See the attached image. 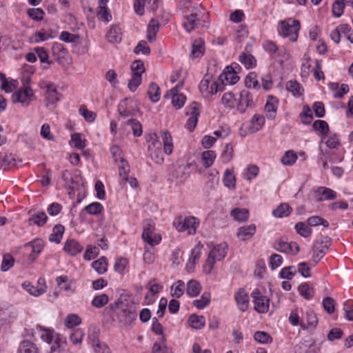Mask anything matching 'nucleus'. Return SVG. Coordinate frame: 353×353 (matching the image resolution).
Returning a JSON list of instances; mask_svg holds the SVG:
<instances>
[{
  "label": "nucleus",
  "instance_id": "1",
  "mask_svg": "<svg viewBox=\"0 0 353 353\" xmlns=\"http://www.w3.org/2000/svg\"><path fill=\"white\" fill-rule=\"evenodd\" d=\"M105 311L111 316L113 321L117 318V320L124 325L131 324L137 316L135 307L132 304L128 305L127 302L121 299L111 303Z\"/></svg>",
  "mask_w": 353,
  "mask_h": 353
},
{
  "label": "nucleus",
  "instance_id": "2",
  "mask_svg": "<svg viewBox=\"0 0 353 353\" xmlns=\"http://www.w3.org/2000/svg\"><path fill=\"white\" fill-rule=\"evenodd\" d=\"M228 249V246L226 243H221L212 248L208 254L205 264L203 266V272L205 274H210L214 268V263L225 258Z\"/></svg>",
  "mask_w": 353,
  "mask_h": 353
},
{
  "label": "nucleus",
  "instance_id": "3",
  "mask_svg": "<svg viewBox=\"0 0 353 353\" xmlns=\"http://www.w3.org/2000/svg\"><path fill=\"white\" fill-rule=\"evenodd\" d=\"M203 8L201 6L194 7L192 13L185 16L183 26L188 32L199 27H207L203 19Z\"/></svg>",
  "mask_w": 353,
  "mask_h": 353
},
{
  "label": "nucleus",
  "instance_id": "4",
  "mask_svg": "<svg viewBox=\"0 0 353 353\" xmlns=\"http://www.w3.org/2000/svg\"><path fill=\"white\" fill-rule=\"evenodd\" d=\"M300 27L299 21L290 18L280 23L279 32L283 37H289L290 40L294 42L298 39Z\"/></svg>",
  "mask_w": 353,
  "mask_h": 353
},
{
  "label": "nucleus",
  "instance_id": "5",
  "mask_svg": "<svg viewBox=\"0 0 353 353\" xmlns=\"http://www.w3.org/2000/svg\"><path fill=\"white\" fill-rule=\"evenodd\" d=\"M23 87L12 95V101L14 103H21L27 106L34 99V94L31 88L28 85L29 79H22Z\"/></svg>",
  "mask_w": 353,
  "mask_h": 353
},
{
  "label": "nucleus",
  "instance_id": "6",
  "mask_svg": "<svg viewBox=\"0 0 353 353\" xmlns=\"http://www.w3.org/2000/svg\"><path fill=\"white\" fill-rule=\"evenodd\" d=\"M155 224L151 219H146L143 222L142 239L151 246L158 245L161 241L159 234L154 233Z\"/></svg>",
  "mask_w": 353,
  "mask_h": 353
},
{
  "label": "nucleus",
  "instance_id": "7",
  "mask_svg": "<svg viewBox=\"0 0 353 353\" xmlns=\"http://www.w3.org/2000/svg\"><path fill=\"white\" fill-rule=\"evenodd\" d=\"M199 222L194 216H187L182 219L179 218L174 221V225L179 232L188 231L189 234H194L196 232Z\"/></svg>",
  "mask_w": 353,
  "mask_h": 353
},
{
  "label": "nucleus",
  "instance_id": "8",
  "mask_svg": "<svg viewBox=\"0 0 353 353\" xmlns=\"http://www.w3.org/2000/svg\"><path fill=\"white\" fill-rule=\"evenodd\" d=\"M149 141L150 143L148 145V150L151 159L156 163H163L164 159L161 151V143L158 139L157 135L156 134H151Z\"/></svg>",
  "mask_w": 353,
  "mask_h": 353
},
{
  "label": "nucleus",
  "instance_id": "9",
  "mask_svg": "<svg viewBox=\"0 0 353 353\" xmlns=\"http://www.w3.org/2000/svg\"><path fill=\"white\" fill-rule=\"evenodd\" d=\"M199 108L200 104L195 101L192 102L186 108V114L189 115L190 117L188 119L185 126L191 132L193 131L197 124L198 117L200 114Z\"/></svg>",
  "mask_w": 353,
  "mask_h": 353
},
{
  "label": "nucleus",
  "instance_id": "10",
  "mask_svg": "<svg viewBox=\"0 0 353 353\" xmlns=\"http://www.w3.org/2000/svg\"><path fill=\"white\" fill-rule=\"evenodd\" d=\"M251 296L253 298L254 303V310L259 313H265L268 311L270 307L269 299L261 294L259 290H254Z\"/></svg>",
  "mask_w": 353,
  "mask_h": 353
},
{
  "label": "nucleus",
  "instance_id": "11",
  "mask_svg": "<svg viewBox=\"0 0 353 353\" xmlns=\"http://www.w3.org/2000/svg\"><path fill=\"white\" fill-rule=\"evenodd\" d=\"M199 90L202 93L215 94L219 91H223V86L218 81H212L206 75L199 84Z\"/></svg>",
  "mask_w": 353,
  "mask_h": 353
},
{
  "label": "nucleus",
  "instance_id": "12",
  "mask_svg": "<svg viewBox=\"0 0 353 353\" xmlns=\"http://www.w3.org/2000/svg\"><path fill=\"white\" fill-rule=\"evenodd\" d=\"M161 2L159 0H134V8L135 12L140 16L144 14V7L150 11H155L158 9Z\"/></svg>",
  "mask_w": 353,
  "mask_h": 353
},
{
  "label": "nucleus",
  "instance_id": "13",
  "mask_svg": "<svg viewBox=\"0 0 353 353\" xmlns=\"http://www.w3.org/2000/svg\"><path fill=\"white\" fill-rule=\"evenodd\" d=\"M239 80V77L232 66H227L220 74L218 81L222 85L223 89L225 85H234Z\"/></svg>",
  "mask_w": 353,
  "mask_h": 353
},
{
  "label": "nucleus",
  "instance_id": "14",
  "mask_svg": "<svg viewBox=\"0 0 353 353\" xmlns=\"http://www.w3.org/2000/svg\"><path fill=\"white\" fill-rule=\"evenodd\" d=\"M254 103L253 101L252 94L248 90H243L239 94V102L236 103V108L239 112L244 113L247 108H253Z\"/></svg>",
  "mask_w": 353,
  "mask_h": 353
},
{
  "label": "nucleus",
  "instance_id": "15",
  "mask_svg": "<svg viewBox=\"0 0 353 353\" xmlns=\"http://www.w3.org/2000/svg\"><path fill=\"white\" fill-rule=\"evenodd\" d=\"M52 54L59 64L68 62L69 54L68 50L59 43H54L52 47Z\"/></svg>",
  "mask_w": 353,
  "mask_h": 353
},
{
  "label": "nucleus",
  "instance_id": "16",
  "mask_svg": "<svg viewBox=\"0 0 353 353\" xmlns=\"http://www.w3.org/2000/svg\"><path fill=\"white\" fill-rule=\"evenodd\" d=\"M316 199L319 202L326 200H334L336 198L337 194L333 190L323 186L319 187L315 190Z\"/></svg>",
  "mask_w": 353,
  "mask_h": 353
},
{
  "label": "nucleus",
  "instance_id": "17",
  "mask_svg": "<svg viewBox=\"0 0 353 353\" xmlns=\"http://www.w3.org/2000/svg\"><path fill=\"white\" fill-rule=\"evenodd\" d=\"M278 104L279 99L276 97L272 95L268 97V100L265 105V111L268 119L273 120L275 118Z\"/></svg>",
  "mask_w": 353,
  "mask_h": 353
},
{
  "label": "nucleus",
  "instance_id": "18",
  "mask_svg": "<svg viewBox=\"0 0 353 353\" xmlns=\"http://www.w3.org/2000/svg\"><path fill=\"white\" fill-rule=\"evenodd\" d=\"M29 214L30 216L28 218V221L30 225H35L38 227H42L46 223L48 219L46 212L43 211H38L34 213H32V211H30Z\"/></svg>",
  "mask_w": 353,
  "mask_h": 353
},
{
  "label": "nucleus",
  "instance_id": "19",
  "mask_svg": "<svg viewBox=\"0 0 353 353\" xmlns=\"http://www.w3.org/2000/svg\"><path fill=\"white\" fill-rule=\"evenodd\" d=\"M63 250L70 256H74L83 251V246L74 239H68L65 243Z\"/></svg>",
  "mask_w": 353,
  "mask_h": 353
},
{
  "label": "nucleus",
  "instance_id": "20",
  "mask_svg": "<svg viewBox=\"0 0 353 353\" xmlns=\"http://www.w3.org/2000/svg\"><path fill=\"white\" fill-rule=\"evenodd\" d=\"M255 224H250L249 225L242 226L238 229L236 236L241 241H247L250 239L256 232Z\"/></svg>",
  "mask_w": 353,
  "mask_h": 353
},
{
  "label": "nucleus",
  "instance_id": "21",
  "mask_svg": "<svg viewBox=\"0 0 353 353\" xmlns=\"http://www.w3.org/2000/svg\"><path fill=\"white\" fill-rule=\"evenodd\" d=\"M235 300L239 309L245 312L249 307V296L245 290L241 288L235 294Z\"/></svg>",
  "mask_w": 353,
  "mask_h": 353
},
{
  "label": "nucleus",
  "instance_id": "22",
  "mask_svg": "<svg viewBox=\"0 0 353 353\" xmlns=\"http://www.w3.org/2000/svg\"><path fill=\"white\" fill-rule=\"evenodd\" d=\"M52 353H72L71 351L67 347V343L65 339L57 335L54 340V344L50 347Z\"/></svg>",
  "mask_w": 353,
  "mask_h": 353
},
{
  "label": "nucleus",
  "instance_id": "23",
  "mask_svg": "<svg viewBox=\"0 0 353 353\" xmlns=\"http://www.w3.org/2000/svg\"><path fill=\"white\" fill-rule=\"evenodd\" d=\"M43 241L41 239H36L25 245L26 247L31 246L32 253L29 256V259L34 261L37 255L42 251L43 248Z\"/></svg>",
  "mask_w": 353,
  "mask_h": 353
},
{
  "label": "nucleus",
  "instance_id": "24",
  "mask_svg": "<svg viewBox=\"0 0 353 353\" xmlns=\"http://www.w3.org/2000/svg\"><path fill=\"white\" fill-rule=\"evenodd\" d=\"M46 106L50 104H54L59 101V94L57 92V88L54 84H49L47 85V90L46 92Z\"/></svg>",
  "mask_w": 353,
  "mask_h": 353
},
{
  "label": "nucleus",
  "instance_id": "25",
  "mask_svg": "<svg viewBox=\"0 0 353 353\" xmlns=\"http://www.w3.org/2000/svg\"><path fill=\"white\" fill-rule=\"evenodd\" d=\"M109 0H99L97 16L99 19L108 22L112 20V15L107 7Z\"/></svg>",
  "mask_w": 353,
  "mask_h": 353
},
{
  "label": "nucleus",
  "instance_id": "26",
  "mask_svg": "<svg viewBox=\"0 0 353 353\" xmlns=\"http://www.w3.org/2000/svg\"><path fill=\"white\" fill-rule=\"evenodd\" d=\"M165 99H172V104L176 109L182 108L185 102L186 97L184 94L181 93H172L167 92L164 94Z\"/></svg>",
  "mask_w": 353,
  "mask_h": 353
},
{
  "label": "nucleus",
  "instance_id": "27",
  "mask_svg": "<svg viewBox=\"0 0 353 353\" xmlns=\"http://www.w3.org/2000/svg\"><path fill=\"white\" fill-rule=\"evenodd\" d=\"M108 42L112 43H119L122 39V34L120 28L117 26H112L106 34Z\"/></svg>",
  "mask_w": 353,
  "mask_h": 353
},
{
  "label": "nucleus",
  "instance_id": "28",
  "mask_svg": "<svg viewBox=\"0 0 353 353\" xmlns=\"http://www.w3.org/2000/svg\"><path fill=\"white\" fill-rule=\"evenodd\" d=\"M286 90L295 97H299L303 94L302 85L296 80H290L286 83Z\"/></svg>",
  "mask_w": 353,
  "mask_h": 353
},
{
  "label": "nucleus",
  "instance_id": "29",
  "mask_svg": "<svg viewBox=\"0 0 353 353\" xmlns=\"http://www.w3.org/2000/svg\"><path fill=\"white\" fill-rule=\"evenodd\" d=\"M205 43L203 39H195L192 44V56L193 58L201 57L204 54Z\"/></svg>",
  "mask_w": 353,
  "mask_h": 353
},
{
  "label": "nucleus",
  "instance_id": "30",
  "mask_svg": "<svg viewBox=\"0 0 353 353\" xmlns=\"http://www.w3.org/2000/svg\"><path fill=\"white\" fill-rule=\"evenodd\" d=\"M159 28V23L158 20L152 19L150 21L147 28V39L149 42H152L155 40Z\"/></svg>",
  "mask_w": 353,
  "mask_h": 353
},
{
  "label": "nucleus",
  "instance_id": "31",
  "mask_svg": "<svg viewBox=\"0 0 353 353\" xmlns=\"http://www.w3.org/2000/svg\"><path fill=\"white\" fill-rule=\"evenodd\" d=\"M17 165V161L12 154L0 153V169L6 170L8 166Z\"/></svg>",
  "mask_w": 353,
  "mask_h": 353
},
{
  "label": "nucleus",
  "instance_id": "32",
  "mask_svg": "<svg viewBox=\"0 0 353 353\" xmlns=\"http://www.w3.org/2000/svg\"><path fill=\"white\" fill-rule=\"evenodd\" d=\"M312 127L315 131L322 137V140L329 132V126L326 121L323 120H316L314 122Z\"/></svg>",
  "mask_w": 353,
  "mask_h": 353
},
{
  "label": "nucleus",
  "instance_id": "33",
  "mask_svg": "<svg viewBox=\"0 0 353 353\" xmlns=\"http://www.w3.org/2000/svg\"><path fill=\"white\" fill-rule=\"evenodd\" d=\"M65 232V228L61 224L55 225L52 229V232L49 236V241L50 242H54L59 243L63 238V233Z\"/></svg>",
  "mask_w": 353,
  "mask_h": 353
},
{
  "label": "nucleus",
  "instance_id": "34",
  "mask_svg": "<svg viewBox=\"0 0 353 353\" xmlns=\"http://www.w3.org/2000/svg\"><path fill=\"white\" fill-rule=\"evenodd\" d=\"M292 212V208L287 203H281L272 211V214L279 218L288 216Z\"/></svg>",
  "mask_w": 353,
  "mask_h": 353
},
{
  "label": "nucleus",
  "instance_id": "35",
  "mask_svg": "<svg viewBox=\"0 0 353 353\" xmlns=\"http://www.w3.org/2000/svg\"><path fill=\"white\" fill-rule=\"evenodd\" d=\"M152 353H172L171 350L166 345L165 336H161L160 342H155L153 345Z\"/></svg>",
  "mask_w": 353,
  "mask_h": 353
},
{
  "label": "nucleus",
  "instance_id": "36",
  "mask_svg": "<svg viewBox=\"0 0 353 353\" xmlns=\"http://www.w3.org/2000/svg\"><path fill=\"white\" fill-rule=\"evenodd\" d=\"M230 214L239 222L245 221L249 218V211L245 208H236L231 211Z\"/></svg>",
  "mask_w": 353,
  "mask_h": 353
},
{
  "label": "nucleus",
  "instance_id": "37",
  "mask_svg": "<svg viewBox=\"0 0 353 353\" xmlns=\"http://www.w3.org/2000/svg\"><path fill=\"white\" fill-rule=\"evenodd\" d=\"M172 176L178 182L183 183L189 177V174L185 172V167L181 165L177 166L175 170L172 171Z\"/></svg>",
  "mask_w": 353,
  "mask_h": 353
},
{
  "label": "nucleus",
  "instance_id": "38",
  "mask_svg": "<svg viewBox=\"0 0 353 353\" xmlns=\"http://www.w3.org/2000/svg\"><path fill=\"white\" fill-rule=\"evenodd\" d=\"M148 94L152 102L156 103L159 101L161 92L160 88L157 83L154 82L150 83Z\"/></svg>",
  "mask_w": 353,
  "mask_h": 353
},
{
  "label": "nucleus",
  "instance_id": "39",
  "mask_svg": "<svg viewBox=\"0 0 353 353\" xmlns=\"http://www.w3.org/2000/svg\"><path fill=\"white\" fill-rule=\"evenodd\" d=\"M188 322L190 325L196 330H200L204 327L205 321L203 316H198L196 314H191L189 316Z\"/></svg>",
  "mask_w": 353,
  "mask_h": 353
},
{
  "label": "nucleus",
  "instance_id": "40",
  "mask_svg": "<svg viewBox=\"0 0 353 353\" xmlns=\"http://www.w3.org/2000/svg\"><path fill=\"white\" fill-rule=\"evenodd\" d=\"M201 290V286L196 280H190L187 284V294L191 297L199 295Z\"/></svg>",
  "mask_w": 353,
  "mask_h": 353
},
{
  "label": "nucleus",
  "instance_id": "41",
  "mask_svg": "<svg viewBox=\"0 0 353 353\" xmlns=\"http://www.w3.org/2000/svg\"><path fill=\"white\" fill-rule=\"evenodd\" d=\"M251 127L249 130L250 132H256L259 131L265 123V118L259 114H254L250 121Z\"/></svg>",
  "mask_w": 353,
  "mask_h": 353
},
{
  "label": "nucleus",
  "instance_id": "42",
  "mask_svg": "<svg viewBox=\"0 0 353 353\" xmlns=\"http://www.w3.org/2000/svg\"><path fill=\"white\" fill-rule=\"evenodd\" d=\"M327 250L319 245V241H316L313 246L312 259L315 264H317L319 261L323 257Z\"/></svg>",
  "mask_w": 353,
  "mask_h": 353
},
{
  "label": "nucleus",
  "instance_id": "43",
  "mask_svg": "<svg viewBox=\"0 0 353 353\" xmlns=\"http://www.w3.org/2000/svg\"><path fill=\"white\" fill-rule=\"evenodd\" d=\"M92 268L99 274H103L107 271L108 261L105 256H101L92 263Z\"/></svg>",
  "mask_w": 353,
  "mask_h": 353
},
{
  "label": "nucleus",
  "instance_id": "44",
  "mask_svg": "<svg viewBox=\"0 0 353 353\" xmlns=\"http://www.w3.org/2000/svg\"><path fill=\"white\" fill-rule=\"evenodd\" d=\"M223 181L225 187L230 189H234L236 186V177L233 174L232 171L229 169L225 171Z\"/></svg>",
  "mask_w": 353,
  "mask_h": 353
},
{
  "label": "nucleus",
  "instance_id": "45",
  "mask_svg": "<svg viewBox=\"0 0 353 353\" xmlns=\"http://www.w3.org/2000/svg\"><path fill=\"white\" fill-rule=\"evenodd\" d=\"M308 225H307L304 222H298L296 223L294 228L296 232L301 236L307 238L312 234V229Z\"/></svg>",
  "mask_w": 353,
  "mask_h": 353
},
{
  "label": "nucleus",
  "instance_id": "46",
  "mask_svg": "<svg viewBox=\"0 0 353 353\" xmlns=\"http://www.w3.org/2000/svg\"><path fill=\"white\" fill-rule=\"evenodd\" d=\"M239 61L247 68H252L256 65V61L252 54L243 52L239 59Z\"/></svg>",
  "mask_w": 353,
  "mask_h": 353
},
{
  "label": "nucleus",
  "instance_id": "47",
  "mask_svg": "<svg viewBox=\"0 0 353 353\" xmlns=\"http://www.w3.org/2000/svg\"><path fill=\"white\" fill-rule=\"evenodd\" d=\"M85 141L81 134L74 133L71 135L70 144L74 148L82 150L85 147Z\"/></svg>",
  "mask_w": 353,
  "mask_h": 353
},
{
  "label": "nucleus",
  "instance_id": "48",
  "mask_svg": "<svg viewBox=\"0 0 353 353\" xmlns=\"http://www.w3.org/2000/svg\"><path fill=\"white\" fill-rule=\"evenodd\" d=\"M154 281L155 279H152L148 282L150 295L146 294L145 297V301L148 300V304L153 301L152 299H150V296H153L154 294L159 293L163 289V286L159 284L154 283Z\"/></svg>",
  "mask_w": 353,
  "mask_h": 353
},
{
  "label": "nucleus",
  "instance_id": "49",
  "mask_svg": "<svg viewBox=\"0 0 353 353\" xmlns=\"http://www.w3.org/2000/svg\"><path fill=\"white\" fill-rule=\"evenodd\" d=\"M19 353H39V350L34 343L23 341L20 345Z\"/></svg>",
  "mask_w": 353,
  "mask_h": 353
},
{
  "label": "nucleus",
  "instance_id": "50",
  "mask_svg": "<svg viewBox=\"0 0 353 353\" xmlns=\"http://www.w3.org/2000/svg\"><path fill=\"white\" fill-rule=\"evenodd\" d=\"M162 139L165 153L170 154L173 150V143L170 133L168 131L163 132Z\"/></svg>",
  "mask_w": 353,
  "mask_h": 353
},
{
  "label": "nucleus",
  "instance_id": "51",
  "mask_svg": "<svg viewBox=\"0 0 353 353\" xmlns=\"http://www.w3.org/2000/svg\"><path fill=\"white\" fill-rule=\"evenodd\" d=\"M23 288L27 290L31 295L38 296L46 292V286H41V288H35L30 283L24 282L22 284Z\"/></svg>",
  "mask_w": 353,
  "mask_h": 353
},
{
  "label": "nucleus",
  "instance_id": "52",
  "mask_svg": "<svg viewBox=\"0 0 353 353\" xmlns=\"http://www.w3.org/2000/svg\"><path fill=\"white\" fill-rule=\"evenodd\" d=\"M221 102L226 108L232 109L236 105V99L232 92H226L223 94L222 96Z\"/></svg>",
  "mask_w": 353,
  "mask_h": 353
},
{
  "label": "nucleus",
  "instance_id": "53",
  "mask_svg": "<svg viewBox=\"0 0 353 353\" xmlns=\"http://www.w3.org/2000/svg\"><path fill=\"white\" fill-rule=\"evenodd\" d=\"M345 6V3L344 0H334L332 8L333 16L336 18L342 16L344 12Z\"/></svg>",
  "mask_w": 353,
  "mask_h": 353
},
{
  "label": "nucleus",
  "instance_id": "54",
  "mask_svg": "<svg viewBox=\"0 0 353 353\" xmlns=\"http://www.w3.org/2000/svg\"><path fill=\"white\" fill-rule=\"evenodd\" d=\"M245 84L248 88H252L259 90L261 88L255 72L249 73V74L245 77Z\"/></svg>",
  "mask_w": 353,
  "mask_h": 353
},
{
  "label": "nucleus",
  "instance_id": "55",
  "mask_svg": "<svg viewBox=\"0 0 353 353\" xmlns=\"http://www.w3.org/2000/svg\"><path fill=\"white\" fill-rule=\"evenodd\" d=\"M216 158V154L212 150H207L202 153V161L205 168L211 166Z\"/></svg>",
  "mask_w": 353,
  "mask_h": 353
},
{
  "label": "nucleus",
  "instance_id": "56",
  "mask_svg": "<svg viewBox=\"0 0 353 353\" xmlns=\"http://www.w3.org/2000/svg\"><path fill=\"white\" fill-rule=\"evenodd\" d=\"M307 223L310 227H315L319 225H322L324 228H327L329 226L328 221L319 216H312L309 217L307 220Z\"/></svg>",
  "mask_w": 353,
  "mask_h": 353
},
{
  "label": "nucleus",
  "instance_id": "57",
  "mask_svg": "<svg viewBox=\"0 0 353 353\" xmlns=\"http://www.w3.org/2000/svg\"><path fill=\"white\" fill-rule=\"evenodd\" d=\"M210 294L209 292H204L199 299H196L193 301V305L198 309H203L210 303Z\"/></svg>",
  "mask_w": 353,
  "mask_h": 353
},
{
  "label": "nucleus",
  "instance_id": "58",
  "mask_svg": "<svg viewBox=\"0 0 353 353\" xmlns=\"http://www.w3.org/2000/svg\"><path fill=\"white\" fill-rule=\"evenodd\" d=\"M296 154L292 150H288L282 157L281 162L285 165H292L296 162Z\"/></svg>",
  "mask_w": 353,
  "mask_h": 353
},
{
  "label": "nucleus",
  "instance_id": "59",
  "mask_svg": "<svg viewBox=\"0 0 353 353\" xmlns=\"http://www.w3.org/2000/svg\"><path fill=\"white\" fill-rule=\"evenodd\" d=\"M109 301V297L106 294H101L96 296L92 301V306L101 308L105 305Z\"/></svg>",
  "mask_w": 353,
  "mask_h": 353
},
{
  "label": "nucleus",
  "instance_id": "60",
  "mask_svg": "<svg viewBox=\"0 0 353 353\" xmlns=\"http://www.w3.org/2000/svg\"><path fill=\"white\" fill-rule=\"evenodd\" d=\"M184 282L179 280L171 287V294L173 297L180 298L183 294Z\"/></svg>",
  "mask_w": 353,
  "mask_h": 353
},
{
  "label": "nucleus",
  "instance_id": "61",
  "mask_svg": "<svg viewBox=\"0 0 353 353\" xmlns=\"http://www.w3.org/2000/svg\"><path fill=\"white\" fill-rule=\"evenodd\" d=\"M103 209V205L99 202L92 203L84 208V210L87 213L92 215H97L100 214Z\"/></svg>",
  "mask_w": 353,
  "mask_h": 353
},
{
  "label": "nucleus",
  "instance_id": "62",
  "mask_svg": "<svg viewBox=\"0 0 353 353\" xmlns=\"http://www.w3.org/2000/svg\"><path fill=\"white\" fill-rule=\"evenodd\" d=\"M254 339L260 343H270L272 341V336L268 333L262 331L256 332Z\"/></svg>",
  "mask_w": 353,
  "mask_h": 353
},
{
  "label": "nucleus",
  "instance_id": "63",
  "mask_svg": "<svg viewBox=\"0 0 353 353\" xmlns=\"http://www.w3.org/2000/svg\"><path fill=\"white\" fill-rule=\"evenodd\" d=\"M126 123L128 125H131L133 134L135 137H138L142 134V133H143L142 125L139 121H137V119H130L127 121Z\"/></svg>",
  "mask_w": 353,
  "mask_h": 353
},
{
  "label": "nucleus",
  "instance_id": "64",
  "mask_svg": "<svg viewBox=\"0 0 353 353\" xmlns=\"http://www.w3.org/2000/svg\"><path fill=\"white\" fill-rule=\"evenodd\" d=\"M81 322V318L75 314H70L67 316L65 320V325L67 327L72 328L78 325Z\"/></svg>",
  "mask_w": 353,
  "mask_h": 353
}]
</instances>
